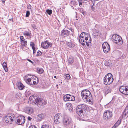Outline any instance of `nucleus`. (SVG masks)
<instances>
[{
    "instance_id": "nucleus-29",
    "label": "nucleus",
    "mask_w": 128,
    "mask_h": 128,
    "mask_svg": "<svg viewBox=\"0 0 128 128\" xmlns=\"http://www.w3.org/2000/svg\"><path fill=\"white\" fill-rule=\"evenodd\" d=\"M32 80L31 78H28L27 80H26V82L29 85H32V83L31 82V81Z\"/></svg>"
},
{
    "instance_id": "nucleus-31",
    "label": "nucleus",
    "mask_w": 128,
    "mask_h": 128,
    "mask_svg": "<svg viewBox=\"0 0 128 128\" xmlns=\"http://www.w3.org/2000/svg\"><path fill=\"white\" fill-rule=\"evenodd\" d=\"M46 12L48 15H50L52 13V11L51 10L48 9L46 10Z\"/></svg>"
},
{
    "instance_id": "nucleus-59",
    "label": "nucleus",
    "mask_w": 128,
    "mask_h": 128,
    "mask_svg": "<svg viewBox=\"0 0 128 128\" xmlns=\"http://www.w3.org/2000/svg\"><path fill=\"white\" fill-rule=\"evenodd\" d=\"M70 30H71V31L72 32H74V30L73 29H72V28H70Z\"/></svg>"
},
{
    "instance_id": "nucleus-51",
    "label": "nucleus",
    "mask_w": 128,
    "mask_h": 128,
    "mask_svg": "<svg viewBox=\"0 0 128 128\" xmlns=\"http://www.w3.org/2000/svg\"><path fill=\"white\" fill-rule=\"evenodd\" d=\"M33 50V54H35L36 53V50L35 48H32Z\"/></svg>"
},
{
    "instance_id": "nucleus-12",
    "label": "nucleus",
    "mask_w": 128,
    "mask_h": 128,
    "mask_svg": "<svg viewBox=\"0 0 128 128\" xmlns=\"http://www.w3.org/2000/svg\"><path fill=\"white\" fill-rule=\"evenodd\" d=\"M119 90L120 92L124 95H128V87L124 86H122L119 88Z\"/></svg>"
},
{
    "instance_id": "nucleus-39",
    "label": "nucleus",
    "mask_w": 128,
    "mask_h": 128,
    "mask_svg": "<svg viewBox=\"0 0 128 128\" xmlns=\"http://www.w3.org/2000/svg\"><path fill=\"white\" fill-rule=\"evenodd\" d=\"M42 52L40 50H38L37 52V54H36V56H40L42 55Z\"/></svg>"
},
{
    "instance_id": "nucleus-40",
    "label": "nucleus",
    "mask_w": 128,
    "mask_h": 128,
    "mask_svg": "<svg viewBox=\"0 0 128 128\" xmlns=\"http://www.w3.org/2000/svg\"><path fill=\"white\" fill-rule=\"evenodd\" d=\"M85 42L86 44V46H87L88 48L89 47V46L91 44V42H89L88 41H85Z\"/></svg>"
},
{
    "instance_id": "nucleus-45",
    "label": "nucleus",
    "mask_w": 128,
    "mask_h": 128,
    "mask_svg": "<svg viewBox=\"0 0 128 128\" xmlns=\"http://www.w3.org/2000/svg\"><path fill=\"white\" fill-rule=\"evenodd\" d=\"M32 77H31V78H32L33 80H35V79L36 80L37 79V80H38V78L36 76H34V75H32Z\"/></svg>"
},
{
    "instance_id": "nucleus-49",
    "label": "nucleus",
    "mask_w": 128,
    "mask_h": 128,
    "mask_svg": "<svg viewBox=\"0 0 128 128\" xmlns=\"http://www.w3.org/2000/svg\"><path fill=\"white\" fill-rule=\"evenodd\" d=\"M82 13L84 16H85L86 15V12L85 11L82 10Z\"/></svg>"
},
{
    "instance_id": "nucleus-57",
    "label": "nucleus",
    "mask_w": 128,
    "mask_h": 128,
    "mask_svg": "<svg viewBox=\"0 0 128 128\" xmlns=\"http://www.w3.org/2000/svg\"><path fill=\"white\" fill-rule=\"evenodd\" d=\"M89 37H85V38H84V40L86 41H87V40H88V38Z\"/></svg>"
},
{
    "instance_id": "nucleus-8",
    "label": "nucleus",
    "mask_w": 128,
    "mask_h": 128,
    "mask_svg": "<svg viewBox=\"0 0 128 128\" xmlns=\"http://www.w3.org/2000/svg\"><path fill=\"white\" fill-rule=\"evenodd\" d=\"M112 116V112L109 110H107L104 112L103 117L104 120L108 121L111 118Z\"/></svg>"
},
{
    "instance_id": "nucleus-36",
    "label": "nucleus",
    "mask_w": 128,
    "mask_h": 128,
    "mask_svg": "<svg viewBox=\"0 0 128 128\" xmlns=\"http://www.w3.org/2000/svg\"><path fill=\"white\" fill-rule=\"evenodd\" d=\"M86 33L84 32L82 33L80 36L79 37L81 38H82V37L84 38V37L85 36H86Z\"/></svg>"
},
{
    "instance_id": "nucleus-63",
    "label": "nucleus",
    "mask_w": 128,
    "mask_h": 128,
    "mask_svg": "<svg viewBox=\"0 0 128 128\" xmlns=\"http://www.w3.org/2000/svg\"><path fill=\"white\" fill-rule=\"evenodd\" d=\"M5 1V0H3L2 1V3L3 4H4Z\"/></svg>"
},
{
    "instance_id": "nucleus-16",
    "label": "nucleus",
    "mask_w": 128,
    "mask_h": 128,
    "mask_svg": "<svg viewBox=\"0 0 128 128\" xmlns=\"http://www.w3.org/2000/svg\"><path fill=\"white\" fill-rule=\"evenodd\" d=\"M26 113L28 114H32L34 113V110L33 108L31 107H26L25 109Z\"/></svg>"
},
{
    "instance_id": "nucleus-11",
    "label": "nucleus",
    "mask_w": 128,
    "mask_h": 128,
    "mask_svg": "<svg viewBox=\"0 0 128 128\" xmlns=\"http://www.w3.org/2000/svg\"><path fill=\"white\" fill-rule=\"evenodd\" d=\"M16 121L18 123V125H22L25 122L26 119L23 116H19L16 118Z\"/></svg>"
},
{
    "instance_id": "nucleus-56",
    "label": "nucleus",
    "mask_w": 128,
    "mask_h": 128,
    "mask_svg": "<svg viewBox=\"0 0 128 128\" xmlns=\"http://www.w3.org/2000/svg\"><path fill=\"white\" fill-rule=\"evenodd\" d=\"M57 118H58L57 117V115H56V114L54 117V120H56V119H58Z\"/></svg>"
},
{
    "instance_id": "nucleus-38",
    "label": "nucleus",
    "mask_w": 128,
    "mask_h": 128,
    "mask_svg": "<svg viewBox=\"0 0 128 128\" xmlns=\"http://www.w3.org/2000/svg\"><path fill=\"white\" fill-rule=\"evenodd\" d=\"M30 46L32 47V48H35V44L33 42H30Z\"/></svg>"
},
{
    "instance_id": "nucleus-48",
    "label": "nucleus",
    "mask_w": 128,
    "mask_h": 128,
    "mask_svg": "<svg viewBox=\"0 0 128 128\" xmlns=\"http://www.w3.org/2000/svg\"><path fill=\"white\" fill-rule=\"evenodd\" d=\"M54 121L55 123L56 124H58L60 123V120H59L58 119H56V120H54Z\"/></svg>"
},
{
    "instance_id": "nucleus-10",
    "label": "nucleus",
    "mask_w": 128,
    "mask_h": 128,
    "mask_svg": "<svg viewBox=\"0 0 128 128\" xmlns=\"http://www.w3.org/2000/svg\"><path fill=\"white\" fill-rule=\"evenodd\" d=\"M52 44L47 40L44 42H42L41 44V47L44 49H47L52 46Z\"/></svg>"
},
{
    "instance_id": "nucleus-25",
    "label": "nucleus",
    "mask_w": 128,
    "mask_h": 128,
    "mask_svg": "<svg viewBox=\"0 0 128 128\" xmlns=\"http://www.w3.org/2000/svg\"><path fill=\"white\" fill-rule=\"evenodd\" d=\"M27 42L26 41H24L22 42V43H21V44L22 45L21 47L22 49H23L24 47L26 48L27 46Z\"/></svg>"
},
{
    "instance_id": "nucleus-46",
    "label": "nucleus",
    "mask_w": 128,
    "mask_h": 128,
    "mask_svg": "<svg viewBox=\"0 0 128 128\" xmlns=\"http://www.w3.org/2000/svg\"><path fill=\"white\" fill-rule=\"evenodd\" d=\"M79 2V5L80 6H82V3H84V2H82L83 1L81 0H78Z\"/></svg>"
},
{
    "instance_id": "nucleus-26",
    "label": "nucleus",
    "mask_w": 128,
    "mask_h": 128,
    "mask_svg": "<svg viewBox=\"0 0 128 128\" xmlns=\"http://www.w3.org/2000/svg\"><path fill=\"white\" fill-rule=\"evenodd\" d=\"M112 90V89L111 88H109L107 90L104 91V93L105 95V96L106 95L110 93H111Z\"/></svg>"
},
{
    "instance_id": "nucleus-18",
    "label": "nucleus",
    "mask_w": 128,
    "mask_h": 128,
    "mask_svg": "<svg viewBox=\"0 0 128 128\" xmlns=\"http://www.w3.org/2000/svg\"><path fill=\"white\" fill-rule=\"evenodd\" d=\"M127 116H128V105L126 107L125 110L122 115L123 118H125Z\"/></svg>"
},
{
    "instance_id": "nucleus-35",
    "label": "nucleus",
    "mask_w": 128,
    "mask_h": 128,
    "mask_svg": "<svg viewBox=\"0 0 128 128\" xmlns=\"http://www.w3.org/2000/svg\"><path fill=\"white\" fill-rule=\"evenodd\" d=\"M20 42L21 43H22V42L25 40V39L24 38V37L23 36H21L20 37Z\"/></svg>"
},
{
    "instance_id": "nucleus-2",
    "label": "nucleus",
    "mask_w": 128,
    "mask_h": 128,
    "mask_svg": "<svg viewBox=\"0 0 128 128\" xmlns=\"http://www.w3.org/2000/svg\"><path fill=\"white\" fill-rule=\"evenodd\" d=\"M81 95L84 101L89 102H91L92 99V95L90 92L88 90H83L81 93Z\"/></svg>"
},
{
    "instance_id": "nucleus-30",
    "label": "nucleus",
    "mask_w": 128,
    "mask_h": 128,
    "mask_svg": "<svg viewBox=\"0 0 128 128\" xmlns=\"http://www.w3.org/2000/svg\"><path fill=\"white\" fill-rule=\"evenodd\" d=\"M64 78L66 79L69 80L70 78V76L69 74H64Z\"/></svg>"
},
{
    "instance_id": "nucleus-33",
    "label": "nucleus",
    "mask_w": 128,
    "mask_h": 128,
    "mask_svg": "<svg viewBox=\"0 0 128 128\" xmlns=\"http://www.w3.org/2000/svg\"><path fill=\"white\" fill-rule=\"evenodd\" d=\"M39 80L38 79V80H37V79L36 80L35 79V80H33V84H32V85H36L39 82Z\"/></svg>"
},
{
    "instance_id": "nucleus-42",
    "label": "nucleus",
    "mask_w": 128,
    "mask_h": 128,
    "mask_svg": "<svg viewBox=\"0 0 128 128\" xmlns=\"http://www.w3.org/2000/svg\"><path fill=\"white\" fill-rule=\"evenodd\" d=\"M56 115H57V116L58 118H58V119L59 120H60V118L61 117H62L61 114H56Z\"/></svg>"
},
{
    "instance_id": "nucleus-24",
    "label": "nucleus",
    "mask_w": 128,
    "mask_h": 128,
    "mask_svg": "<svg viewBox=\"0 0 128 128\" xmlns=\"http://www.w3.org/2000/svg\"><path fill=\"white\" fill-rule=\"evenodd\" d=\"M66 44L68 47L70 48H72L75 46V44H74L71 42H67Z\"/></svg>"
},
{
    "instance_id": "nucleus-44",
    "label": "nucleus",
    "mask_w": 128,
    "mask_h": 128,
    "mask_svg": "<svg viewBox=\"0 0 128 128\" xmlns=\"http://www.w3.org/2000/svg\"><path fill=\"white\" fill-rule=\"evenodd\" d=\"M30 15V12L29 11H26V17H29Z\"/></svg>"
},
{
    "instance_id": "nucleus-7",
    "label": "nucleus",
    "mask_w": 128,
    "mask_h": 128,
    "mask_svg": "<svg viewBox=\"0 0 128 128\" xmlns=\"http://www.w3.org/2000/svg\"><path fill=\"white\" fill-rule=\"evenodd\" d=\"M102 47L104 52L105 54L108 53L110 49V45L106 42H104L103 44Z\"/></svg>"
},
{
    "instance_id": "nucleus-64",
    "label": "nucleus",
    "mask_w": 128,
    "mask_h": 128,
    "mask_svg": "<svg viewBox=\"0 0 128 128\" xmlns=\"http://www.w3.org/2000/svg\"><path fill=\"white\" fill-rule=\"evenodd\" d=\"M117 128L116 126L114 125L112 128Z\"/></svg>"
},
{
    "instance_id": "nucleus-50",
    "label": "nucleus",
    "mask_w": 128,
    "mask_h": 128,
    "mask_svg": "<svg viewBox=\"0 0 128 128\" xmlns=\"http://www.w3.org/2000/svg\"><path fill=\"white\" fill-rule=\"evenodd\" d=\"M15 97L17 98H20V94H17L15 95Z\"/></svg>"
},
{
    "instance_id": "nucleus-47",
    "label": "nucleus",
    "mask_w": 128,
    "mask_h": 128,
    "mask_svg": "<svg viewBox=\"0 0 128 128\" xmlns=\"http://www.w3.org/2000/svg\"><path fill=\"white\" fill-rule=\"evenodd\" d=\"M31 26L32 27V28L34 30H35L36 29H37L36 26L35 24H32Z\"/></svg>"
},
{
    "instance_id": "nucleus-22",
    "label": "nucleus",
    "mask_w": 128,
    "mask_h": 128,
    "mask_svg": "<svg viewBox=\"0 0 128 128\" xmlns=\"http://www.w3.org/2000/svg\"><path fill=\"white\" fill-rule=\"evenodd\" d=\"M93 36L94 38L96 37L97 38H99L100 36V33L99 32H97L96 30L94 31L93 32Z\"/></svg>"
},
{
    "instance_id": "nucleus-32",
    "label": "nucleus",
    "mask_w": 128,
    "mask_h": 128,
    "mask_svg": "<svg viewBox=\"0 0 128 128\" xmlns=\"http://www.w3.org/2000/svg\"><path fill=\"white\" fill-rule=\"evenodd\" d=\"M2 66L3 68L4 69L5 71L6 72L8 71V68L7 66V64H2Z\"/></svg>"
},
{
    "instance_id": "nucleus-17",
    "label": "nucleus",
    "mask_w": 128,
    "mask_h": 128,
    "mask_svg": "<svg viewBox=\"0 0 128 128\" xmlns=\"http://www.w3.org/2000/svg\"><path fill=\"white\" fill-rule=\"evenodd\" d=\"M78 2L76 0H71V2L70 3V4L72 8L74 9L73 6H76L78 5Z\"/></svg>"
},
{
    "instance_id": "nucleus-21",
    "label": "nucleus",
    "mask_w": 128,
    "mask_h": 128,
    "mask_svg": "<svg viewBox=\"0 0 128 128\" xmlns=\"http://www.w3.org/2000/svg\"><path fill=\"white\" fill-rule=\"evenodd\" d=\"M16 85L18 88L20 90H22L24 88V87H25L20 82L17 83Z\"/></svg>"
},
{
    "instance_id": "nucleus-1",
    "label": "nucleus",
    "mask_w": 128,
    "mask_h": 128,
    "mask_svg": "<svg viewBox=\"0 0 128 128\" xmlns=\"http://www.w3.org/2000/svg\"><path fill=\"white\" fill-rule=\"evenodd\" d=\"M29 101L34 103L36 105H39L40 106L46 105L47 104L46 101L42 98L40 96L35 97L33 96H31L29 98Z\"/></svg>"
},
{
    "instance_id": "nucleus-37",
    "label": "nucleus",
    "mask_w": 128,
    "mask_h": 128,
    "mask_svg": "<svg viewBox=\"0 0 128 128\" xmlns=\"http://www.w3.org/2000/svg\"><path fill=\"white\" fill-rule=\"evenodd\" d=\"M41 128H50V126L48 124H44L42 126Z\"/></svg>"
},
{
    "instance_id": "nucleus-28",
    "label": "nucleus",
    "mask_w": 128,
    "mask_h": 128,
    "mask_svg": "<svg viewBox=\"0 0 128 128\" xmlns=\"http://www.w3.org/2000/svg\"><path fill=\"white\" fill-rule=\"evenodd\" d=\"M74 62V59L73 57L72 56H70L68 60V62L70 64H72Z\"/></svg>"
},
{
    "instance_id": "nucleus-13",
    "label": "nucleus",
    "mask_w": 128,
    "mask_h": 128,
    "mask_svg": "<svg viewBox=\"0 0 128 128\" xmlns=\"http://www.w3.org/2000/svg\"><path fill=\"white\" fill-rule=\"evenodd\" d=\"M5 121H6V122L8 123L10 122V124H12L13 122H16V116L14 114L12 115V116L9 118H5Z\"/></svg>"
},
{
    "instance_id": "nucleus-34",
    "label": "nucleus",
    "mask_w": 128,
    "mask_h": 128,
    "mask_svg": "<svg viewBox=\"0 0 128 128\" xmlns=\"http://www.w3.org/2000/svg\"><path fill=\"white\" fill-rule=\"evenodd\" d=\"M121 122V120H119L114 125L117 127L120 124Z\"/></svg>"
},
{
    "instance_id": "nucleus-6",
    "label": "nucleus",
    "mask_w": 128,
    "mask_h": 128,
    "mask_svg": "<svg viewBox=\"0 0 128 128\" xmlns=\"http://www.w3.org/2000/svg\"><path fill=\"white\" fill-rule=\"evenodd\" d=\"M72 121L70 118L65 117L63 119L62 122L65 126H69L72 123Z\"/></svg>"
},
{
    "instance_id": "nucleus-52",
    "label": "nucleus",
    "mask_w": 128,
    "mask_h": 128,
    "mask_svg": "<svg viewBox=\"0 0 128 128\" xmlns=\"http://www.w3.org/2000/svg\"><path fill=\"white\" fill-rule=\"evenodd\" d=\"M85 36L84 37V38H85V37H90V34L88 33H86V36Z\"/></svg>"
},
{
    "instance_id": "nucleus-27",
    "label": "nucleus",
    "mask_w": 128,
    "mask_h": 128,
    "mask_svg": "<svg viewBox=\"0 0 128 128\" xmlns=\"http://www.w3.org/2000/svg\"><path fill=\"white\" fill-rule=\"evenodd\" d=\"M37 70L38 73L40 74H43L44 72V70L43 69L39 68H37Z\"/></svg>"
},
{
    "instance_id": "nucleus-5",
    "label": "nucleus",
    "mask_w": 128,
    "mask_h": 128,
    "mask_svg": "<svg viewBox=\"0 0 128 128\" xmlns=\"http://www.w3.org/2000/svg\"><path fill=\"white\" fill-rule=\"evenodd\" d=\"M114 80L112 75L111 74H108L104 78V84L106 85H109L113 82Z\"/></svg>"
},
{
    "instance_id": "nucleus-14",
    "label": "nucleus",
    "mask_w": 128,
    "mask_h": 128,
    "mask_svg": "<svg viewBox=\"0 0 128 128\" xmlns=\"http://www.w3.org/2000/svg\"><path fill=\"white\" fill-rule=\"evenodd\" d=\"M70 32L68 30L64 29L61 32V36L62 38H64L69 36Z\"/></svg>"
},
{
    "instance_id": "nucleus-20",
    "label": "nucleus",
    "mask_w": 128,
    "mask_h": 128,
    "mask_svg": "<svg viewBox=\"0 0 128 128\" xmlns=\"http://www.w3.org/2000/svg\"><path fill=\"white\" fill-rule=\"evenodd\" d=\"M66 106L68 107V110L70 112H73V106L72 104L70 103H68L66 104Z\"/></svg>"
},
{
    "instance_id": "nucleus-43",
    "label": "nucleus",
    "mask_w": 128,
    "mask_h": 128,
    "mask_svg": "<svg viewBox=\"0 0 128 128\" xmlns=\"http://www.w3.org/2000/svg\"><path fill=\"white\" fill-rule=\"evenodd\" d=\"M27 8L28 9H30L32 11V8L31 5L30 4H28L27 5Z\"/></svg>"
},
{
    "instance_id": "nucleus-53",
    "label": "nucleus",
    "mask_w": 128,
    "mask_h": 128,
    "mask_svg": "<svg viewBox=\"0 0 128 128\" xmlns=\"http://www.w3.org/2000/svg\"><path fill=\"white\" fill-rule=\"evenodd\" d=\"M94 5L93 4V5L91 7L92 10L93 11H94L95 10V8L94 7Z\"/></svg>"
},
{
    "instance_id": "nucleus-3",
    "label": "nucleus",
    "mask_w": 128,
    "mask_h": 128,
    "mask_svg": "<svg viewBox=\"0 0 128 128\" xmlns=\"http://www.w3.org/2000/svg\"><path fill=\"white\" fill-rule=\"evenodd\" d=\"M88 107L84 104H81L78 106L76 108V113L80 117L84 118L83 112H86ZM87 111H89L88 110Z\"/></svg>"
},
{
    "instance_id": "nucleus-62",
    "label": "nucleus",
    "mask_w": 128,
    "mask_h": 128,
    "mask_svg": "<svg viewBox=\"0 0 128 128\" xmlns=\"http://www.w3.org/2000/svg\"><path fill=\"white\" fill-rule=\"evenodd\" d=\"M13 18H12L9 19L10 21H12V22H13Z\"/></svg>"
},
{
    "instance_id": "nucleus-55",
    "label": "nucleus",
    "mask_w": 128,
    "mask_h": 128,
    "mask_svg": "<svg viewBox=\"0 0 128 128\" xmlns=\"http://www.w3.org/2000/svg\"><path fill=\"white\" fill-rule=\"evenodd\" d=\"M28 120L31 121L32 118L30 116H28Z\"/></svg>"
},
{
    "instance_id": "nucleus-19",
    "label": "nucleus",
    "mask_w": 128,
    "mask_h": 128,
    "mask_svg": "<svg viewBox=\"0 0 128 128\" xmlns=\"http://www.w3.org/2000/svg\"><path fill=\"white\" fill-rule=\"evenodd\" d=\"M23 34L26 37V36H28L30 38H31L32 34L30 30H29L28 31H26L24 32Z\"/></svg>"
},
{
    "instance_id": "nucleus-61",
    "label": "nucleus",
    "mask_w": 128,
    "mask_h": 128,
    "mask_svg": "<svg viewBox=\"0 0 128 128\" xmlns=\"http://www.w3.org/2000/svg\"><path fill=\"white\" fill-rule=\"evenodd\" d=\"M89 38H90V40L88 41L89 42H91V41L92 40L91 37L90 36V37H89Z\"/></svg>"
},
{
    "instance_id": "nucleus-9",
    "label": "nucleus",
    "mask_w": 128,
    "mask_h": 128,
    "mask_svg": "<svg viewBox=\"0 0 128 128\" xmlns=\"http://www.w3.org/2000/svg\"><path fill=\"white\" fill-rule=\"evenodd\" d=\"M63 99L64 101L66 102L68 101H74L75 98V97L73 95L70 94H67L64 96L63 97Z\"/></svg>"
},
{
    "instance_id": "nucleus-60",
    "label": "nucleus",
    "mask_w": 128,
    "mask_h": 128,
    "mask_svg": "<svg viewBox=\"0 0 128 128\" xmlns=\"http://www.w3.org/2000/svg\"><path fill=\"white\" fill-rule=\"evenodd\" d=\"M28 60L29 62H30L32 64H33V62L32 61L30 60V59H28Z\"/></svg>"
},
{
    "instance_id": "nucleus-58",
    "label": "nucleus",
    "mask_w": 128,
    "mask_h": 128,
    "mask_svg": "<svg viewBox=\"0 0 128 128\" xmlns=\"http://www.w3.org/2000/svg\"><path fill=\"white\" fill-rule=\"evenodd\" d=\"M29 94H30L29 93H27L26 94V96L27 97H28L29 96H30Z\"/></svg>"
},
{
    "instance_id": "nucleus-4",
    "label": "nucleus",
    "mask_w": 128,
    "mask_h": 128,
    "mask_svg": "<svg viewBox=\"0 0 128 128\" xmlns=\"http://www.w3.org/2000/svg\"><path fill=\"white\" fill-rule=\"evenodd\" d=\"M113 42L118 45L121 46L123 43V41L121 37L117 34H113L112 38Z\"/></svg>"
},
{
    "instance_id": "nucleus-15",
    "label": "nucleus",
    "mask_w": 128,
    "mask_h": 128,
    "mask_svg": "<svg viewBox=\"0 0 128 128\" xmlns=\"http://www.w3.org/2000/svg\"><path fill=\"white\" fill-rule=\"evenodd\" d=\"M45 116L44 114L42 113L38 114L37 116L36 121L38 122H40L44 119Z\"/></svg>"
},
{
    "instance_id": "nucleus-54",
    "label": "nucleus",
    "mask_w": 128,
    "mask_h": 128,
    "mask_svg": "<svg viewBox=\"0 0 128 128\" xmlns=\"http://www.w3.org/2000/svg\"><path fill=\"white\" fill-rule=\"evenodd\" d=\"M29 128H37L35 126L32 125L30 126Z\"/></svg>"
},
{
    "instance_id": "nucleus-41",
    "label": "nucleus",
    "mask_w": 128,
    "mask_h": 128,
    "mask_svg": "<svg viewBox=\"0 0 128 128\" xmlns=\"http://www.w3.org/2000/svg\"><path fill=\"white\" fill-rule=\"evenodd\" d=\"M13 115V114H7L5 116V118H9V117H12V115Z\"/></svg>"
},
{
    "instance_id": "nucleus-23",
    "label": "nucleus",
    "mask_w": 128,
    "mask_h": 128,
    "mask_svg": "<svg viewBox=\"0 0 128 128\" xmlns=\"http://www.w3.org/2000/svg\"><path fill=\"white\" fill-rule=\"evenodd\" d=\"M84 38L83 37L81 38L79 37L78 39V40L79 42L82 45V46H84L85 45V41L84 40Z\"/></svg>"
}]
</instances>
